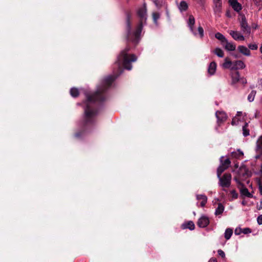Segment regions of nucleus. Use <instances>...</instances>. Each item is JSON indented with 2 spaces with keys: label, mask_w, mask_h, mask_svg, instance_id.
Instances as JSON below:
<instances>
[{
  "label": "nucleus",
  "mask_w": 262,
  "mask_h": 262,
  "mask_svg": "<svg viewBox=\"0 0 262 262\" xmlns=\"http://www.w3.org/2000/svg\"><path fill=\"white\" fill-rule=\"evenodd\" d=\"M126 16V40L127 44L125 48L122 50L117 57L115 66L119 73L117 76L110 75L104 78L100 85L98 86L97 91L92 94H86V99L83 102L84 108L83 117H95L98 113V104L105 101L107 98V91L111 86L112 83L117 77L123 71L121 67L122 64L124 68L128 70L132 69L131 63L137 60V57L135 54H129L128 52L130 50L129 42L137 45L140 39V35L143 29V25L146 24L147 9L146 4L139 8L137 12V16L139 19V24L135 31L132 32L131 20L132 13L130 10L125 11Z\"/></svg>",
  "instance_id": "obj_1"
},
{
  "label": "nucleus",
  "mask_w": 262,
  "mask_h": 262,
  "mask_svg": "<svg viewBox=\"0 0 262 262\" xmlns=\"http://www.w3.org/2000/svg\"><path fill=\"white\" fill-rule=\"evenodd\" d=\"M219 185L223 188H228L231 185V174L229 173H225L222 177H220Z\"/></svg>",
  "instance_id": "obj_2"
},
{
  "label": "nucleus",
  "mask_w": 262,
  "mask_h": 262,
  "mask_svg": "<svg viewBox=\"0 0 262 262\" xmlns=\"http://www.w3.org/2000/svg\"><path fill=\"white\" fill-rule=\"evenodd\" d=\"M234 179L236 181L238 184V187L239 189L240 193L241 195L251 198L252 197V194L249 192L248 189L245 186V185L238 181L236 177H234Z\"/></svg>",
  "instance_id": "obj_3"
},
{
  "label": "nucleus",
  "mask_w": 262,
  "mask_h": 262,
  "mask_svg": "<svg viewBox=\"0 0 262 262\" xmlns=\"http://www.w3.org/2000/svg\"><path fill=\"white\" fill-rule=\"evenodd\" d=\"M240 26L242 31L244 33L250 34L251 32V28L248 25L246 17L245 15H243L241 17V20L240 21Z\"/></svg>",
  "instance_id": "obj_4"
},
{
  "label": "nucleus",
  "mask_w": 262,
  "mask_h": 262,
  "mask_svg": "<svg viewBox=\"0 0 262 262\" xmlns=\"http://www.w3.org/2000/svg\"><path fill=\"white\" fill-rule=\"evenodd\" d=\"M215 116L217 118V123L218 126H220L222 123L225 122L227 118L226 114L223 111H216L215 113Z\"/></svg>",
  "instance_id": "obj_5"
},
{
  "label": "nucleus",
  "mask_w": 262,
  "mask_h": 262,
  "mask_svg": "<svg viewBox=\"0 0 262 262\" xmlns=\"http://www.w3.org/2000/svg\"><path fill=\"white\" fill-rule=\"evenodd\" d=\"M256 151L257 154L255 156V158L260 159L262 155V135L259 137L257 141Z\"/></svg>",
  "instance_id": "obj_6"
},
{
  "label": "nucleus",
  "mask_w": 262,
  "mask_h": 262,
  "mask_svg": "<svg viewBox=\"0 0 262 262\" xmlns=\"http://www.w3.org/2000/svg\"><path fill=\"white\" fill-rule=\"evenodd\" d=\"M209 224V219L208 217L205 216H202L199 219L197 222L198 226L201 228H205L207 227Z\"/></svg>",
  "instance_id": "obj_7"
},
{
  "label": "nucleus",
  "mask_w": 262,
  "mask_h": 262,
  "mask_svg": "<svg viewBox=\"0 0 262 262\" xmlns=\"http://www.w3.org/2000/svg\"><path fill=\"white\" fill-rule=\"evenodd\" d=\"M229 34L235 40H245V37L244 36L241 35V34L238 31L231 30L230 31Z\"/></svg>",
  "instance_id": "obj_8"
},
{
  "label": "nucleus",
  "mask_w": 262,
  "mask_h": 262,
  "mask_svg": "<svg viewBox=\"0 0 262 262\" xmlns=\"http://www.w3.org/2000/svg\"><path fill=\"white\" fill-rule=\"evenodd\" d=\"M245 65L241 60H237L233 62V66L231 67V70L236 71L238 69L244 68Z\"/></svg>",
  "instance_id": "obj_9"
},
{
  "label": "nucleus",
  "mask_w": 262,
  "mask_h": 262,
  "mask_svg": "<svg viewBox=\"0 0 262 262\" xmlns=\"http://www.w3.org/2000/svg\"><path fill=\"white\" fill-rule=\"evenodd\" d=\"M231 76L232 78L231 84H234L239 80V72L237 71L231 70Z\"/></svg>",
  "instance_id": "obj_10"
},
{
  "label": "nucleus",
  "mask_w": 262,
  "mask_h": 262,
  "mask_svg": "<svg viewBox=\"0 0 262 262\" xmlns=\"http://www.w3.org/2000/svg\"><path fill=\"white\" fill-rule=\"evenodd\" d=\"M216 70V63L215 61L210 63L208 68V73L210 75H213Z\"/></svg>",
  "instance_id": "obj_11"
},
{
  "label": "nucleus",
  "mask_w": 262,
  "mask_h": 262,
  "mask_svg": "<svg viewBox=\"0 0 262 262\" xmlns=\"http://www.w3.org/2000/svg\"><path fill=\"white\" fill-rule=\"evenodd\" d=\"M181 228L183 229H189L190 230H193L195 228V225L192 221H188L182 224Z\"/></svg>",
  "instance_id": "obj_12"
},
{
  "label": "nucleus",
  "mask_w": 262,
  "mask_h": 262,
  "mask_svg": "<svg viewBox=\"0 0 262 262\" xmlns=\"http://www.w3.org/2000/svg\"><path fill=\"white\" fill-rule=\"evenodd\" d=\"M243 156L244 153L240 149H238L237 151H233L231 153V158L236 159H241Z\"/></svg>",
  "instance_id": "obj_13"
},
{
  "label": "nucleus",
  "mask_w": 262,
  "mask_h": 262,
  "mask_svg": "<svg viewBox=\"0 0 262 262\" xmlns=\"http://www.w3.org/2000/svg\"><path fill=\"white\" fill-rule=\"evenodd\" d=\"M196 199L198 200H201V202L200 204L201 207H203L205 206L207 201V198L205 195L198 194L196 195Z\"/></svg>",
  "instance_id": "obj_14"
},
{
  "label": "nucleus",
  "mask_w": 262,
  "mask_h": 262,
  "mask_svg": "<svg viewBox=\"0 0 262 262\" xmlns=\"http://www.w3.org/2000/svg\"><path fill=\"white\" fill-rule=\"evenodd\" d=\"M224 43H225V45H224V46L226 50L233 51L235 50L236 46L234 43L228 42L227 40V42H225Z\"/></svg>",
  "instance_id": "obj_15"
},
{
  "label": "nucleus",
  "mask_w": 262,
  "mask_h": 262,
  "mask_svg": "<svg viewBox=\"0 0 262 262\" xmlns=\"http://www.w3.org/2000/svg\"><path fill=\"white\" fill-rule=\"evenodd\" d=\"M238 50L240 53L245 55L249 56L250 55V50L247 47L244 46H239L238 47Z\"/></svg>",
  "instance_id": "obj_16"
},
{
  "label": "nucleus",
  "mask_w": 262,
  "mask_h": 262,
  "mask_svg": "<svg viewBox=\"0 0 262 262\" xmlns=\"http://www.w3.org/2000/svg\"><path fill=\"white\" fill-rule=\"evenodd\" d=\"M239 174H242L244 178H246L250 176V172L248 169L245 167H241L239 169Z\"/></svg>",
  "instance_id": "obj_17"
},
{
  "label": "nucleus",
  "mask_w": 262,
  "mask_h": 262,
  "mask_svg": "<svg viewBox=\"0 0 262 262\" xmlns=\"http://www.w3.org/2000/svg\"><path fill=\"white\" fill-rule=\"evenodd\" d=\"M215 37L221 41L222 45H224V43L225 42H227V39L225 38V37L221 33L217 32L215 34Z\"/></svg>",
  "instance_id": "obj_18"
},
{
  "label": "nucleus",
  "mask_w": 262,
  "mask_h": 262,
  "mask_svg": "<svg viewBox=\"0 0 262 262\" xmlns=\"http://www.w3.org/2000/svg\"><path fill=\"white\" fill-rule=\"evenodd\" d=\"M188 24L190 30L193 32V26L195 24V19L193 15H191L189 16Z\"/></svg>",
  "instance_id": "obj_19"
},
{
  "label": "nucleus",
  "mask_w": 262,
  "mask_h": 262,
  "mask_svg": "<svg viewBox=\"0 0 262 262\" xmlns=\"http://www.w3.org/2000/svg\"><path fill=\"white\" fill-rule=\"evenodd\" d=\"M224 210V206L221 204L219 203L218 206L215 210V214L216 215L221 214Z\"/></svg>",
  "instance_id": "obj_20"
},
{
  "label": "nucleus",
  "mask_w": 262,
  "mask_h": 262,
  "mask_svg": "<svg viewBox=\"0 0 262 262\" xmlns=\"http://www.w3.org/2000/svg\"><path fill=\"white\" fill-rule=\"evenodd\" d=\"M188 7V5L185 1H181L179 6V8L181 12L186 11Z\"/></svg>",
  "instance_id": "obj_21"
},
{
  "label": "nucleus",
  "mask_w": 262,
  "mask_h": 262,
  "mask_svg": "<svg viewBox=\"0 0 262 262\" xmlns=\"http://www.w3.org/2000/svg\"><path fill=\"white\" fill-rule=\"evenodd\" d=\"M233 234V230L231 228H227L225 230V238L228 240L230 238L231 236Z\"/></svg>",
  "instance_id": "obj_22"
},
{
  "label": "nucleus",
  "mask_w": 262,
  "mask_h": 262,
  "mask_svg": "<svg viewBox=\"0 0 262 262\" xmlns=\"http://www.w3.org/2000/svg\"><path fill=\"white\" fill-rule=\"evenodd\" d=\"M70 94L73 97H77L79 95V92L78 89L73 88L70 90Z\"/></svg>",
  "instance_id": "obj_23"
},
{
  "label": "nucleus",
  "mask_w": 262,
  "mask_h": 262,
  "mask_svg": "<svg viewBox=\"0 0 262 262\" xmlns=\"http://www.w3.org/2000/svg\"><path fill=\"white\" fill-rule=\"evenodd\" d=\"M223 158V157H221V165L226 167V168H228L230 165V164H231V161H230V159L227 158L226 159H225L224 161H223L222 159Z\"/></svg>",
  "instance_id": "obj_24"
},
{
  "label": "nucleus",
  "mask_w": 262,
  "mask_h": 262,
  "mask_svg": "<svg viewBox=\"0 0 262 262\" xmlns=\"http://www.w3.org/2000/svg\"><path fill=\"white\" fill-rule=\"evenodd\" d=\"M213 53L219 57H223L224 55L223 51L219 48H215L213 51Z\"/></svg>",
  "instance_id": "obj_25"
},
{
  "label": "nucleus",
  "mask_w": 262,
  "mask_h": 262,
  "mask_svg": "<svg viewBox=\"0 0 262 262\" xmlns=\"http://www.w3.org/2000/svg\"><path fill=\"white\" fill-rule=\"evenodd\" d=\"M233 62L229 60L227 58L225 59V62L223 64V67L226 69L231 68L233 66Z\"/></svg>",
  "instance_id": "obj_26"
},
{
  "label": "nucleus",
  "mask_w": 262,
  "mask_h": 262,
  "mask_svg": "<svg viewBox=\"0 0 262 262\" xmlns=\"http://www.w3.org/2000/svg\"><path fill=\"white\" fill-rule=\"evenodd\" d=\"M227 168L226 167L222 165H221L218 167L217 169V176L218 178H220V177L221 176L222 173L226 170Z\"/></svg>",
  "instance_id": "obj_27"
},
{
  "label": "nucleus",
  "mask_w": 262,
  "mask_h": 262,
  "mask_svg": "<svg viewBox=\"0 0 262 262\" xmlns=\"http://www.w3.org/2000/svg\"><path fill=\"white\" fill-rule=\"evenodd\" d=\"M248 124L245 123V125L243 126V134L245 137L249 135V130L248 128Z\"/></svg>",
  "instance_id": "obj_28"
},
{
  "label": "nucleus",
  "mask_w": 262,
  "mask_h": 262,
  "mask_svg": "<svg viewBox=\"0 0 262 262\" xmlns=\"http://www.w3.org/2000/svg\"><path fill=\"white\" fill-rule=\"evenodd\" d=\"M231 7L235 11L238 12H239L242 9L241 4H240L238 2H236L235 4L232 5Z\"/></svg>",
  "instance_id": "obj_29"
},
{
  "label": "nucleus",
  "mask_w": 262,
  "mask_h": 262,
  "mask_svg": "<svg viewBox=\"0 0 262 262\" xmlns=\"http://www.w3.org/2000/svg\"><path fill=\"white\" fill-rule=\"evenodd\" d=\"M154 23L157 24V20L160 18V14L158 12H154L152 14Z\"/></svg>",
  "instance_id": "obj_30"
},
{
  "label": "nucleus",
  "mask_w": 262,
  "mask_h": 262,
  "mask_svg": "<svg viewBox=\"0 0 262 262\" xmlns=\"http://www.w3.org/2000/svg\"><path fill=\"white\" fill-rule=\"evenodd\" d=\"M256 94V91H252L248 96V100L249 102H252L254 100V97Z\"/></svg>",
  "instance_id": "obj_31"
},
{
  "label": "nucleus",
  "mask_w": 262,
  "mask_h": 262,
  "mask_svg": "<svg viewBox=\"0 0 262 262\" xmlns=\"http://www.w3.org/2000/svg\"><path fill=\"white\" fill-rule=\"evenodd\" d=\"M258 191L260 193V194L262 195V181L261 179V176H260V178L258 180Z\"/></svg>",
  "instance_id": "obj_32"
},
{
  "label": "nucleus",
  "mask_w": 262,
  "mask_h": 262,
  "mask_svg": "<svg viewBox=\"0 0 262 262\" xmlns=\"http://www.w3.org/2000/svg\"><path fill=\"white\" fill-rule=\"evenodd\" d=\"M230 194L232 199H237L238 197V193L236 192L235 190H232L230 192Z\"/></svg>",
  "instance_id": "obj_33"
},
{
  "label": "nucleus",
  "mask_w": 262,
  "mask_h": 262,
  "mask_svg": "<svg viewBox=\"0 0 262 262\" xmlns=\"http://www.w3.org/2000/svg\"><path fill=\"white\" fill-rule=\"evenodd\" d=\"M198 32L201 38L204 36V29L201 26L198 27Z\"/></svg>",
  "instance_id": "obj_34"
},
{
  "label": "nucleus",
  "mask_w": 262,
  "mask_h": 262,
  "mask_svg": "<svg viewBox=\"0 0 262 262\" xmlns=\"http://www.w3.org/2000/svg\"><path fill=\"white\" fill-rule=\"evenodd\" d=\"M242 233L244 234H248L251 232V229L249 228H245L244 229H242Z\"/></svg>",
  "instance_id": "obj_35"
},
{
  "label": "nucleus",
  "mask_w": 262,
  "mask_h": 262,
  "mask_svg": "<svg viewBox=\"0 0 262 262\" xmlns=\"http://www.w3.org/2000/svg\"><path fill=\"white\" fill-rule=\"evenodd\" d=\"M217 253H218V254L222 258L225 257V253L222 250H221V249L218 250Z\"/></svg>",
  "instance_id": "obj_36"
},
{
  "label": "nucleus",
  "mask_w": 262,
  "mask_h": 262,
  "mask_svg": "<svg viewBox=\"0 0 262 262\" xmlns=\"http://www.w3.org/2000/svg\"><path fill=\"white\" fill-rule=\"evenodd\" d=\"M248 47L251 50H256L257 49V46L256 44H250Z\"/></svg>",
  "instance_id": "obj_37"
},
{
  "label": "nucleus",
  "mask_w": 262,
  "mask_h": 262,
  "mask_svg": "<svg viewBox=\"0 0 262 262\" xmlns=\"http://www.w3.org/2000/svg\"><path fill=\"white\" fill-rule=\"evenodd\" d=\"M242 229L241 228H236L234 231V233L236 235H239L241 233H242Z\"/></svg>",
  "instance_id": "obj_38"
},
{
  "label": "nucleus",
  "mask_w": 262,
  "mask_h": 262,
  "mask_svg": "<svg viewBox=\"0 0 262 262\" xmlns=\"http://www.w3.org/2000/svg\"><path fill=\"white\" fill-rule=\"evenodd\" d=\"M257 223L259 225L262 224V214L259 215L257 219Z\"/></svg>",
  "instance_id": "obj_39"
},
{
  "label": "nucleus",
  "mask_w": 262,
  "mask_h": 262,
  "mask_svg": "<svg viewBox=\"0 0 262 262\" xmlns=\"http://www.w3.org/2000/svg\"><path fill=\"white\" fill-rule=\"evenodd\" d=\"M236 2H237V0H229V3H230L231 6H232V5L235 4Z\"/></svg>",
  "instance_id": "obj_40"
},
{
  "label": "nucleus",
  "mask_w": 262,
  "mask_h": 262,
  "mask_svg": "<svg viewBox=\"0 0 262 262\" xmlns=\"http://www.w3.org/2000/svg\"><path fill=\"white\" fill-rule=\"evenodd\" d=\"M255 4L259 6L260 5V3L261 2V0H253Z\"/></svg>",
  "instance_id": "obj_41"
},
{
  "label": "nucleus",
  "mask_w": 262,
  "mask_h": 262,
  "mask_svg": "<svg viewBox=\"0 0 262 262\" xmlns=\"http://www.w3.org/2000/svg\"><path fill=\"white\" fill-rule=\"evenodd\" d=\"M208 262H217V260L215 258L212 257L209 259Z\"/></svg>",
  "instance_id": "obj_42"
},
{
  "label": "nucleus",
  "mask_w": 262,
  "mask_h": 262,
  "mask_svg": "<svg viewBox=\"0 0 262 262\" xmlns=\"http://www.w3.org/2000/svg\"><path fill=\"white\" fill-rule=\"evenodd\" d=\"M260 116V113L259 112L256 111L255 114V118H258Z\"/></svg>",
  "instance_id": "obj_43"
},
{
  "label": "nucleus",
  "mask_w": 262,
  "mask_h": 262,
  "mask_svg": "<svg viewBox=\"0 0 262 262\" xmlns=\"http://www.w3.org/2000/svg\"><path fill=\"white\" fill-rule=\"evenodd\" d=\"M226 15L228 17H231V13H230V12L229 11H227L226 12Z\"/></svg>",
  "instance_id": "obj_44"
},
{
  "label": "nucleus",
  "mask_w": 262,
  "mask_h": 262,
  "mask_svg": "<svg viewBox=\"0 0 262 262\" xmlns=\"http://www.w3.org/2000/svg\"><path fill=\"white\" fill-rule=\"evenodd\" d=\"M258 209H260L262 208V200H260L259 201V205L258 206Z\"/></svg>",
  "instance_id": "obj_45"
},
{
  "label": "nucleus",
  "mask_w": 262,
  "mask_h": 262,
  "mask_svg": "<svg viewBox=\"0 0 262 262\" xmlns=\"http://www.w3.org/2000/svg\"><path fill=\"white\" fill-rule=\"evenodd\" d=\"M235 119H236L235 118H233L232 119V122H231V124L232 125H234L236 124V123H235Z\"/></svg>",
  "instance_id": "obj_46"
},
{
  "label": "nucleus",
  "mask_w": 262,
  "mask_h": 262,
  "mask_svg": "<svg viewBox=\"0 0 262 262\" xmlns=\"http://www.w3.org/2000/svg\"><path fill=\"white\" fill-rule=\"evenodd\" d=\"M242 115V112H237V116H241Z\"/></svg>",
  "instance_id": "obj_47"
},
{
  "label": "nucleus",
  "mask_w": 262,
  "mask_h": 262,
  "mask_svg": "<svg viewBox=\"0 0 262 262\" xmlns=\"http://www.w3.org/2000/svg\"><path fill=\"white\" fill-rule=\"evenodd\" d=\"M259 172L262 173V164L260 166Z\"/></svg>",
  "instance_id": "obj_48"
},
{
  "label": "nucleus",
  "mask_w": 262,
  "mask_h": 262,
  "mask_svg": "<svg viewBox=\"0 0 262 262\" xmlns=\"http://www.w3.org/2000/svg\"><path fill=\"white\" fill-rule=\"evenodd\" d=\"M259 51L262 53V44H261L259 46Z\"/></svg>",
  "instance_id": "obj_49"
},
{
  "label": "nucleus",
  "mask_w": 262,
  "mask_h": 262,
  "mask_svg": "<svg viewBox=\"0 0 262 262\" xmlns=\"http://www.w3.org/2000/svg\"><path fill=\"white\" fill-rule=\"evenodd\" d=\"M234 167L237 168L238 167V163H235Z\"/></svg>",
  "instance_id": "obj_50"
},
{
  "label": "nucleus",
  "mask_w": 262,
  "mask_h": 262,
  "mask_svg": "<svg viewBox=\"0 0 262 262\" xmlns=\"http://www.w3.org/2000/svg\"><path fill=\"white\" fill-rule=\"evenodd\" d=\"M242 82H243V83H246V80L243 79L242 80Z\"/></svg>",
  "instance_id": "obj_51"
},
{
  "label": "nucleus",
  "mask_w": 262,
  "mask_h": 262,
  "mask_svg": "<svg viewBox=\"0 0 262 262\" xmlns=\"http://www.w3.org/2000/svg\"><path fill=\"white\" fill-rule=\"evenodd\" d=\"M166 14H167V17H169V13H168V11H167V12H166Z\"/></svg>",
  "instance_id": "obj_52"
},
{
  "label": "nucleus",
  "mask_w": 262,
  "mask_h": 262,
  "mask_svg": "<svg viewBox=\"0 0 262 262\" xmlns=\"http://www.w3.org/2000/svg\"><path fill=\"white\" fill-rule=\"evenodd\" d=\"M242 204H243V205H245V202H244V201H243V202H242Z\"/></svg>",
  "instance_id": "obj_53"
},
{
  "label": "nucleus",
  "mask_w": 262,
  "mask_h": 262,
  "mask_svg": "<svg viewBox=\"0 0 262 262\" xmlns=\"http://www.w3.org/2000/svg\"><path fill=\"white\" fill-rule=\"evenodd\" d=\"M194 35H196V33L195 32H193Z\"/></svg>",
  "instance_id": "obj_54"
}]
</instances>
